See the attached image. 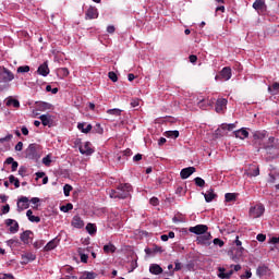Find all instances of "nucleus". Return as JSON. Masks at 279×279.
I'll use <instances>...</instances> for the list:
<instances>
[{
    "label": "nucleus",
    "mask_w": 279,
    "mask_h": 279,
    "mask_svg": "<svg viewBox=\"0 0 279 279\" xmlns=\"http://www.w3.org/2000/svg\"><path fill=\"white\" fill-rule=\"evenodd\" d=\"M180 269H182V264L177 260V262L174 263V269H173V271H180Z\"/></svg>",
    "instance_id": "nucleus-60"
},
{
    "label": "nucleus",
    "mask_w": 279,
    "mask_h": 279,
    "mask_svg": "<svg viewBox=\"0 0 279 279\" xmlns=\"http://www.w3.org/2000/svg\"><path fill=\"white\" fill-rule=\"evenodd\" d=\"M195 173V167H187L181 170L180 175L182 180L191 178Z\"/></svg>",
    "instance_id": "nucleus-14"
},
{
    "label": "nucleus",
    "mask_w": 279,
    "mask_h": 279,
    "mask_svg": "<svg viewBox=\"0 0 279 279\" xmlns=\"http://www.w3.org/2000/svg\"><path fill=\"white\" fill-rule=\"evenodd\" d=\"M58 247V240L53 239L48 242L45 246V252H51V250H56Z\"/></svg>",
    "instance_id": "nucleus-30"
},
{
    "label": "nucleus",
    "mask_w": 279,
    "mask_h": 279,
    "mask_svg": "<svg viewBox=\"0 0 279 279\" xmlns=\"http://www.w3.org/2000/svg\"><path fill=\"white\" fill-rule=\"evenodd\" d=\"M130 193H132V185H130V183H124L118 185L116 190H111L109 195L111 199H125L130 197Z\"/></svg>",
    "instance_id": "nucleus-1"
},
{
    "label": "nucleus",
    "mask_w": 279,
    "mask_h": 279,
    "mask_svg": "<svg viewBox=\"0 0 279 279\" xmlns=\"http://www.w3.org/2000/svg\"><path fill=\"white\" fill-rule=\"evenodd\" d=\"M234 136L235 138H240L241 141H245V138H247V136H250V132H247V130L245 129H240L238 131H234Z\"/></svg>",
    "instance_id": "nucleus-19"
},
{
    "label": "nucleus",
    "mask_w": 279,
    "mask_h": 279,
    "mask_svg": "<svg viewBox=\"0 0 279 279\" xmlns=\"http://www.w3.org/2000/svg\"><path fill=\"white\" fill-rule=\"evenodd\" d=\"M5 106L13 108H21V102L17 99H14L12 97L7 98Z\"/></svg>",
    "instance_id": "nucleus-29"
},
{
    "label": "nucleus",
    "mask_w": 279,
    "mask_h": 279,
    "mask_svg": "<svg viewBox=\"0 0 279 279\" xmlns=\"http://www.w3.org/2000/svg\"><path fill=\"white\" fill-rule=\"evenodd\" d=\"M140 105H141V100H138V99H133L131 101L132 108H138Z\"/></svg>",
    "instance_id": "nucleus-59"
},
{
    "label": "nucleus",
    "mask_w": 279,
    "mask_h": 279,
    "mask_svg": "<svg viewBox=\"0 0 279 279\" xmlns=\"http://www.w3.org/2000/svg\"><path fill=\"white\" fill-rule=\"evenodd\" d=\"M189 232H191L192 234H196L197 236H201L202 234H206V232H208V226L196 225L195 227H190Z\"/></svg>",
    "instance_id": "nucleus-4"
},
{
    "label": "nucleus",
    "mask_w": 279,
    "mask_h": 279,
    "mask_svg": "<svg viewBox=\"0 0 279 279\" xmlns=\"http://www.w3.org/2000/svg\"><path fill=\"white\" fill-rule=\"evenodd\" d=\"M165 136L167 138H178V136H180V132L179 131H166Z\"/></svg>",
    "instance_id": "nucleus-37"
},
{
    "label": "nucleus",
    "mask_w": 279,
    "mask_h": 279,
    "mask_svg": "<svg viewBox=\"0 0 279 279\" xmlns=\"http://www.w3.org/2000/svg\"><path fill=\"white\" fill-rule=\"evenodd\" d=\"M197 105L202 110H208V108L215 106V98H202L198 100Z\"/></svg>",
    "instance_id": "nucleus-6"
},
{
    "label": "nucleus",
    "mask_w": 279,
    "mask_h": 279,
    "mask_svg": "<svg viewBox=\"0 0 279 279\" xmlns=\"http://www.w3.org/2000/svg\"><path fill=\"white\" fill-rule=\"evenodd\" d=\"M71 223L73 228H77V229L84 228V220H82L80 216H74Z\"/></svg>",
    "instance_id": "nucleus-22"
},
{
    "label": "nucleus",
    "mask_w": 279,
    "mask_h": 279,
    "mask_svg": "<svg viewBox=\"0 0 279 279\" xmlns=\"http://www.w3.org/2000/svg\"><path fill=\"white\" fill-rule=\"evenodd\" d=\"M194 181H195L196 186L204 187L206 184V181H204V179H202L199 177L195 178Z\"/></svg>",
    "instance_id": "nucleus-48"
},
{
    "label": "nucleus",
    "mask_w": 279,
    "mask_h": 279,
    "mask_svg": "<svg viewBox=\"0 0 279 279\" xmlns=\"http://www.w3.org/2000/svg\"><path fill=\"white\" fill-rule=\"evenodd\" d=\"M254 10L256 12H266L267 11V4L265 3V0H255L253 3Z\"/></svg>",
    "instance_id": "nucleus-16"
},
{
    "label": "nucleus",
    "mask_w": 279,
    "mask_h": 279,
    "mask_svg": "<svg viewBox=\"0 0 279 279\" xmlns=\"http://www.w3.org/2000/svg\"><path fill=\"white\" fill-rule=\"evenodd\" d=\"M265 149H278L279 150V141L275 137L268 138V144L264 145Z\"/></svg>",
    "instance_id": "nucleus-18"
},
{
    "label": "nucleus",
    "mask_w": 279,
    "mask_h": 279,
    "mask_svg": "<svg viewBox=\"0 0 279 279\" xmlns=\"http://www.w3.org/2000/svg\"><path fill=\"white\" fill-rule=\"evenodd\" d=\"M43 165H45L46 167H49L51 165V156H46L43 158Z\"/></svg>",
    "instance_id": "nucleus-51"
},
{
    "label": "nucleus",
    "mask_w": 279,
    "mask_h": 279,
    "mask_svg": "<svg viewBox=\"0 0 279 279\" xmlns=\"http://www.w3.org/2000/svg\"><path fill=\"white\" fill-rule=\"evenodd\" d=\"M9 182H10V184H14L15 189H19L21 186V181H19V179H16V177H14V174H11L9 177Z\"/></svg>",
    "instance_id": "nucleus-38"
},
{
    "label": "nucleus",
    "mask_w": 279,
    "mask_h": 279,
    "mask_svg": "<svg viewBox=\"0 0 279 279\" xmlns=\"http://www.w3.org/2000/svg\"><path fill=\"white\" fill-rule=\"evenodd\" d=\"M225 199H226V202H234V199H236V194H234V193H227L225 195Z\"/></svg>",
    "instance_id": "nucleus-45"
},
{
    "label": "nucleus",
    "mask_w": 279,
    "mask_h": 279,
    "mask_svg": "<svg viewBox=\"0 0 279 279\" xmlns=\"http://www.w3.org/2000/svg\"><path fill=\"white\" fill-rule=\"evenodd\" d=\"M213 243H214V245H218V247H223V245H225L223 241L218 238L214 239Z\"/></svg>",
    "instance_id": "nucleus-53"
},
{
    "label": "nucleus",
    "mask_w": 279,
    "mask_h": 279,
    "mask_svg": "<svg viewBox=\"0 0 279 279\" xmlns=\"http://www.w3.org/2000/svg\"><path fill=\"white\" fill-rule=\"evenodd\" d=\"M77 252H78V255L81 256V262L88 263V254L84 253V248H78Z\"/></svg>",
    "instance_id": "nucleus-39"
},
{
    "label": "nucleus",
    "mask_w": 279,
    "mask_h": 279,
    "mask_svg": "<svg viewBox=\"0 0 279 279\" xmlns=\"http://www.w3.org/2000/svg\"><path fill=\"white\" fill-rule=\"evenodd\" d=\"M15 151H23V142H19L15 145Z\"/></svg>",
    "instance_id": "nucleus-61"
},
{
    "label": "nucleus",
    "mask_w": 279,
    "mask_h": 279,
    "mask_svg": "<svg viewBox=\"0 0 279 279\" xmlns=\"http://www.w3.org/2000/svg\"><path fill=\"white\" fill-rule=\"evenodd\" d=\"M60 210L62 213H69V210H73V204L68 203L66 205L61 206Z\"/></svg>",
    "instance_id": "nucleus-43"
},
{
    "label": "nucleus",
    "mask_w": 279,
    "mask_h": 279,
    "mask_svg": "<svg viewBox=\"0 0 279 279\" xmlns=\"http://www.w3.org/2000/svg\"><path fill=\"white\" fill-rule=\"evenodd\" d=\"M241 279H250L252 278V271L251 270H246L244 275L240 276Z\"/></svg>",
    "instance_id": "nucleus-55"
},
{
    "label": "nucleus",
    "mask_w": 279,
    "mask_h": 279,
    "mask_svg": "<svg viewBox=\"0 0 279 279\" xmlns=\"http://www.w3.org/2000/svg\"><path fill=\"white\" fill-rule=\"evenodd\" d=\"M95 278H97L96 272H85L80 277V279H95Z\"/></svg>",
    "instance_id": "nucleus-40"
},
{
    "label": "nucleus",
    "mask_w": 279,
    "mask_h": 279,
    "mask_svg": "<svg viewBox=\"0 0 279 279\" xmlns=\"http://www.w3.org/2000/svg\"><path fill=\"white\" fill-rule=\"evenodd\" d=\"M32 260H36V255L33 253H24L22 254V262L24 265H27V263H32Z\"/></svg>",
    "instance_id": "nucleus-23"
},
{
    "label": "nucleus",
    "mask_w": 279,
    "mask_h": 279,
    "mask_svg": "<svg viewBox=\"0 0 279 279\" xmlns=\"http://www.w3.org/2000/svg\"><path fill=\"white\" fill-rule=\"evenodd\" d=\"M107 32H108V34H114V32H116L114 25H109L107 27Z\"/></svg>",
    "instance_id": "nucleus-63"
},
{
    "label": "nucleus",
    "mask_w": 279,
    "mask_h": 279,
    "mask_svg": "<svg viewBox=\"0 0 279 279\" xmlns=\"http://www.w3.org/2000/svg\"><path fill=\"white\" fill-rule=\"evenodd\" d=\"M12 80H14V73L3 68V70L0 71V82L8 83L12 82Z\"/></svg>",
    "instance_id": "nucleus-9"
},
{
    "label": "nucleus",
    "mask_w": 279,
    "mask_h": 279,
    "mask_svg": "<svg viewBox=\"0 0 279 279\" xmlns=\"http://www.w3.org/2000/svg\"><path fill=\"white\" fill-rule=\"evenodd\" d=\"M266 137H267V131H256L253 134V138L255 141H263V138H266Z\"/></svg>",
    "instance_id": "nucleus-32"
},
{
    "label": "nucleus",
    "mask_w": 279,
    "mask_h": 279,
    "mask_svg": "<svg viewBox=\"0 0 279 279\" xmlns=\"http://www.w3.org/2000/svg\"><path fill=\"white\" fill-rule=\"evenodd\" d=\"M12 138H14V135L8 134L7 136L0 138V143H9V141H12Z\"/></svg>",
    "instance_id": "nucleus-50"
},
{
    "label": "nucleus",
    "mask_w": 279,
    "mask_h": 279,
    "mask_svg": "<svg viewBox=\"0 0 279 279\" xmlns=\"http://www.w3.org/2000/svg\"><path fill=\"white\" fill-rule=\"evenodd\" d=\"M236 128L235 123H230V124H221V130H228V132H232Z\"/></svg>",
    "instance_id": "nucleus-41"
},
{
    "label": "nucleus",
    "mask_w": 279,
    "mask_h": 279,
    "mask_svg": "<svg viewBox=\"0 0 279 279\" xmlns=\"http://www.w3.org/2000/svg\"><path fill=\"white\" fill-rule=\"evenodd\" d=\"M268 274H269V267H267V266H259L257 268V276L263 277V276H268Z\"/></svg>",
    "instance_id": "nucleus-35"
},
{
    "label": "nucleus",
    "mask_w": 279,
    "mask_h": 279,
    "mask_svg": "<svg viewBox=\"0 0 279 279\" xmlns=\"http://www.w3.org/2000/svg\"><path fill=\"white\" fill-rule=\"evenodd\" d=\"M32 234H34V233L32 231H29V230L24 231L20 235L21 242L25 243L27 245L29 243V239H32Z\"/></svg>",
    "instance_id": "nucleus-24"
},
{
    "label": "nucleus",
    "mask_w": 279,
    "mask_h": 279,
    "mask_svg": "<svg viewBox=\"0 0 279 279\" xmlns=\"http://www.w3.org/2000/svg\"><path fill=\"white\" fill-rule=\"evenodd\" d=\"M8 213H10V205L7 204L2 207V215H8Z\"/></svg>",
    "instance_id": "nucleus-62"
},
{
    "label": "nucleus",
    "mask_w": 279,
    "mask_h": 279,
    "mask_svg": "<svg viewBox=\"0 0 279 279\" xmlns=\"http://www.w3.org/2000/svg\"><path fill=\"white\" fill-rule=\"evenodd\" d=\"M46 90H47V93H52V95H57L58 87L51 88V85H47Z\"/></svg>",
    "instance_id": "nucleus-54"
},
{
    "label": "nucleus",
    "mask_w": 279,
    "mask_h": 279,
    "mask_svg": "<svg viewBox=\"0 0 279 279\" xmlns=\"http://www.w3.org/2000/svg\"><path fill=\"white\" fill-rule=\"evenodd\" d=\"M228 106V99L220 98L216 101V112L221 113L223 110H226V107Z\"/></svg>",
    "instance_id": "nucleus-15"
},
{
    "label": "nucleus",
    "mask_w": 279,
    "mask_h": 279,
    "mask_svg": "<svg viewBox=\"0 0 279 279\" xmlns=\"http://www.w3.org/2000/svg\"><path fill=\"white\" fill-rule=\"evenodd\" d=\"M107 114H112L113 117H121V109H108Z\"/></svg>",
    "instance_id": "nucleus-42"
},
{
    "label": "nucleus",
    "mask_w": 279,
    "mask_h": 279,
    "mask_svg": "<svg viewBox=\"0 0 279 279\" xmlns=\"http://www.w3.org/2000/svg\"><path fill=\"white\" fill-rule=\"evenodd\" d=\"M265 214V206L256 205L250 209V215L253 219H258V217H263Z\"/></svg>",
    "instance_id": "nucleus-5"
},
{
    "label": "nucleus",
    "mask_w": 279,
    "mask_h": 279,
    "mask_svg": "<svg viewBox=\"0 0 279 279\" xmlns=\"http://www.w3.org/2000/svg\"><path fill=\"white\" fill-rule=\"evenodd\" d=\"M86 230H87V232H88L89 234H95V232H97V229L95 228V225H93V223H88V225L86 226Z\"/></svg>",
    "instance_id": "nucleus-47"
},
{
    "label": "nucleus",
    "mask_w": 279,
    "mask_h": 279,
    "mask_svg": "<svg viewBox=\"0 0 279 279\" xmlns=\"http://www.w3.org/2000/svg\"><path fill=\"white\" fill-rule=\"evenodd\" d=\"M205 197V202L210 203L215 197H217V194H215V191L213 189L208 190L206 193H203Z\"/></svg>",
    "instance_id": "nucleus-27"
},
{
    "label": "nucleus",
    "mask_w": 279,
    "mask_h": 279,
    "mask_svg": "<svg viewBox=\"0 0 279 279\" xmlns=\"http://www.w3.org/2000/svg\"><path fill=\"white\" fill-rule=\"evenodd\" d=\"M0 279H14L12 274H0Z\"/></svg>",
    "instance_id": "nucleus-56"
},
{
    "label": "nucleus",
    "mask_w": 279,
    "mask_h": 279,
    "mask_svg": "<svg viewBox=\"0 0 279 279\" xmlns=\"http://www.w3.org/2000/svg\"><path fill=\"white\" fill-rule=\"evenodd\" d=\"M266 239H267L266 234H263V233L257 234V241H259V243H264Z\"/></svg>",
    "instance_id": "nucleus-57"
},
{
    "label": "nucleus",
    "mask_w": 279,
    "mask_h": 279,
    "mask_svg": "<svg viewBox=\"0 0 279 279\" xmlns=\"http://www.w3.org/2000/svg\"><path fill=\"white\" fill-rule=\"evenodd\" d=\"M5 226H8L9 232H11V234H16V232H19V222L16 220L7 219Z\"/></svg>",
    "instance_id": "nucleus-12"
},
{
    "label": "nucleus",
    "mask_w": 279,
    "mask_h": 279,
    "mask_svg": "<svg viewBox=\"0 0 279 279\" xmlns=\"http://www.w3.org/2000/svg\"><path fill=\"white\" fill-rule=\"evenodd\" d=\"M268 93L271 95H278L279 94V83H274L272 86H268Z\"/></svg>",
    "instance_id": "nucleus-36"
},
{
    "label": "nucleus",
    "mask_w": 279,
    "mask_h": 279,
    "mask_svg": "<svg viewBox=\"0 0 279 279\" xmlns=\"http://www.w3.org/2000/svg\"><path fill=\"white\" fill-rule=\"evenodd\" d=\"M17 73H29V65H22L17 68Z\"/></svg>",
    "instance_id": "nucleus-49"
},
{
    "label": "nucleus",
    "mask_w": 279,
    "mask_h": 279,
    "mask_svg": "<svg viewBox=\"0 0 279 279\" xmlns=\"http://www.w3.org/2000/svg\"><path fill=\"white\" fill-rule=\"evenodd\" d=\"M37 72L39 73V75L47 77V75L49 73V65H47V63L39 65Z\"/></svg>",
    "instance_id": "nucleus-31"
},
{
    "label": "nucleus",
    "mask_w": 279,
    "mask_h": 279,
    "mask_svg": "<svg viewBox=\"0 0 279 279\" xmlns=\"http://www.w3.org/2000/svg\"><path fill=\"white\" fill-rule=\"evenodd\" d=\"M235 245L238 246V247H240L239 248V256H241V254H243V252H244V250L245 248H243L241 245H243V243L241 242V240H239V236H236V239H235Z\"/></svg>",
    "instance_id": "nucleus-46"
},
{
    "label": "nucleus",
    "mask_w": 279,
    "mask_h": 279,
    "mask_svg": "<svg viewBox=\"0 0 279 279\" xmlns=\"http://www.w3.org/2000/svg\"><path fill=\"white\" fill-rule=\"evenodd\" d=\"M27 208H29V198L27 196H22L17 201V210L21 213L23 210H27Z\"/></svg>",
    "instance_id": "nucleus-10"
},
{
    "label": "nucleus",
    "mask_w": 279,
    "mask_h": 279,
    "mask_svg": "<svg viewBox=\"0 0 279 279\" xmlns=\"http://www.w3.org/2000/svg\"><path fill=\"white\" fill-rule=\"evenodd\" d=\"M232 77V69L230 66H226L220 71V75H216L215 80H223L225 82H228V80H231Z\"/></svg>",
    "instance_id": "nucleus-8"
},
{
    "label": "nucleus",
    "mask_w": 279,
    "mask_h": 279,
    "mask_svg": "<svg viewBox=\"0 0 279 279\" xmlns=\"http://www.w3.org/2000/svg\"><path fill=\"white\" fill-rule=\"evenodd\" d=\"M149 271L154 276H160V274H162V267H160V265L158 264H151L149 267Z\"/></svg>",
    "instance_id": "nucleus-25"
},
{
    "label": "nucleus",
    "mask_w": 279,
    "mask_h": 279,
    "mask_svg": "<svg viewBox=\"0 0 279 279\" xmlns=\"http://www.w3.org/2000/svg\"><path fill=\"white\" fill-rule=\"evenodd\" d=\"M40 145L34 143L29 144L28 147L24 150V157L28 160H38L40 158Z\"/></svg>",
    "instance_id": "nucleus-2"
},
{
    "label": "nucleus",
    "mask_w": 279,
    "mask_h": 279,
    "mask_svg": "<svg viewBox=\"0 0 279 279\" xmlns=\"http://www.w3.org/2000/svg\"><path fill=\"white\" fill-rule=\"evenodd\" d=\"M41 123L44 126H48V128H51V123H53V120L51 119V116L49 114H41L39 117Z\"/></svg>",
    "instance_id": "nucleus-20"
},
{
    "label": "nucleus",
    "mask_w": 279,
    "mask_h": 279,
    "mask_svg": "<svg viewBox=\"0 0 279 279\" xmlns=\"http://www.w3.org/2000/svg\"><path fill=\"white\" fill-rule=\"evenodd\" d=\"M99 12L97 11V8L90 7L85 14V19L92 21L93 19H98Z\"/></svg>",
    "instance_id": "nucleus-17"
},
{
    "label": "nucleus",
    "mask_w": 279,
    "mask_h": 279,
    "mask_svg": "<svg viewBox=\"0 0 279 279\" xmlns=\"http://www.w3.org/2000/svg\"><path fill=\"white\" fill-rule=\"evenodd\" d=\"M245 174L248 178H256L260 175V169L256 165H250L248 169L245 170Z\"/></svg>",
    "instance_id": "nucleus-11"
},
{
    "label": "nucleus",
    "mask_w": 279,
    "mask_h": 279,
    "mask_svg": "<svg viewBox=\"0 0 279 279\" xmlns=\"http://www.w3.org/2000/svg\"><path fill=\"white\" fill-rule=\"evenodd\" d=\"M231 270L226 272L225 267H218V278L220 279H230L234 275V271H241V265H230L229 266Z\"/></svg>",
    "instance_id": "nucleus-3"
},
{
    "label": "nucleus",
    "mask_w": 279,
    "mask_h": 279,
    "mask_svg": "<svg viewBox=\"0 0 279 279\" xmlns=\"http://www.w3.org/2000/svg\"><path fill=\"white\" fill-rule=\"evenodd\" d=\"M190 62H192V64H195L197 62V56L195 54L190 56Z\"/></svg>",
    "instance_id": "nucleus-64"
},
{
    "label": "nucleus",
    "mask_w": 279,
    "mask_h": 279,
    "mask_svg": "<svg viewBox=\"0 0 279 279\" xmlns=\"http://www.w3.org/2000/svg\"><path fill=\"white\" fill-rule=\"evenodd\" d=\"M77 129H78L80 132H82L83 134H88V132H90V130H93V125L86 124L85 122H80V123L77 124Z\"/></svg>",
    "instance_id": "nucleus-21"
},
{
    "label": "nucleus",
    "mask_w": 279,
    "mask_h": 279,
    "mask_svg": "<svg viewBox=\"0 0 279 279\" xmlns=\"http://www.w3.org/2000/svg\"><path fill=\"white\" fill-rule=\"evenodd\" d=\"M108 77H109V80H111V82H118V80H119V77L117 76V73H114V72H109Z\"/></svg>",
    "instance_id": "nucleus-52"
},
{
    "label": "nucleus",
    "mask_w": 279,
    "mask_h": 279,
    "mask_svg": "<svg viewBox=\"0 0 279 279\" xmlns=\"http://www.w3.org/2000/svg\"><path fill=\"white\" fill-rule=\"evenodd\" d=\"M114 252H117V246L113 244L109 243L104 246L105 254H114Z\"/></svg>",
    "instance_id": "nucleus-34"
},
{
    "label": "nucleus",
    "mask_w": 279,
    "mask_h": 279,
    "mask_svg": "<svg viewBox=\"0 0 279 279\" xmlns=\"http://www.w3.org/2000/svg\"><path fill=\"white\" fill-rule=\"evenodd\" d=\"M73 191V186L65 184L63 186V193L65 195V197H69V195H71V192Z\"/></svg>",
    "instance_id": "nucleus-44"
},
{
    "label": "nucleus",
    "mask_w": 279,
    "mask_h": 279,
    "mask_svg": "<svg viewBox=\"0 0 279 279\" xmlns=\"http://www.w3.org/2000/svg\"><path fill=\"white\" fill-rule=\"evenodd\" d=\"M4 163L11 165V171H16V169H19V161H15L13 157H8Z\"/></svg>",
    "instance_id": "nucleus-28"
},
{
    "label": "nucleus",
    "mask_w": 279,
    "mask_h": 279,
    "mask_svg": "<svg viewBox=\"0 0 279 279\" xmlns=\"http://www.w3.org/2000/svg\"><path fill=\"white\" fill-rule=\"evenodd\" d=\"M26 217L32 221V223H40V217L34 216V211H32V209L26 211Z\"/></svg>",
    "instance_id": "nucleus-26"
},
{
    "label": "nucleus",
    "mask_w": 279,
    "mask_h": 279,
    "mask_svg": "<svg viewBox=\"0 0 279 279\" xmlns=\"http://www.w3.org/2000/svg\"><path fill=\"white\" fill-rule=\"evenodd\" d=\"M210 239L213 235L207 231L196 238V243L197 245H210Z\"/></svg>",
    "instance_id": "nucleus-7"
},
{
    "label": "nucleus",
    "mask_w": 279,
    "mask_h": 279,
    "mask_svg": "<svg viewBox=\"0 0 279 279\" xmlns=\"http://www.w3.org/2000/svg\"><path fill=\"white\" fill-rule=\"evenodd\" d=\"M37 110L40 112H45V110H51V104L49 102H38Z\"/></svg>",
    "instance_id": "nucleus-33"
},
{
    "label": "nucleus",
    "mask_w": 279,
    "mask_h": 279,
    "mask_svg": "<svg viewBox=\"0 0 279 279\" xmlns=\"http://www.w3.org/2000/svg\"><path fill=\"white\" fill-rule=\"evenodd\" d=\"M149 203L151 204V206H158V204H160L158 197H151Z\"/></svg>",
    "instance_id": "nucleus-58"
},
{
    "label": "nucleus",
    "mask_w": 279,
    "mask_h": 279,
    "mask_svg": "<svg viewBox=\"0 0 279 279\" xmlns=\"http://www.w3.org/2000/svg\"><path fill=\"white\" fill-rule=\"evenodd\" d=\"M80 151L81 154H83V156H90L94 154L95 150L93 149V147H90L89 142H85L80 146Z\"/></svg>",
    "instance_id": "nucleus-13"
}]
</instances>
